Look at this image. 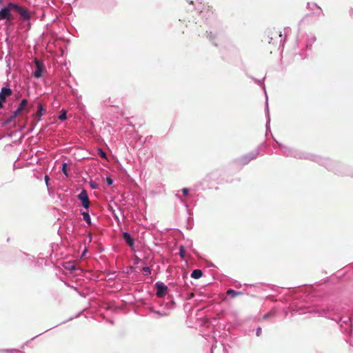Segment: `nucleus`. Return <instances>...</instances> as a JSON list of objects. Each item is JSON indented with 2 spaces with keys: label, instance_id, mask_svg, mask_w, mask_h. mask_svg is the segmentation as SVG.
<instances>
[{
  "label": "nucleus",
  "instance_id": "obj_1",
  "mask_svg": "<svg viewBox=\"0 0 353 353\" xmlns=\"http://www.w3.org/2000/svg\"><path fill=\"white\" fill-rule=\"evenodd\" d=\"M282 32L279 29L273 28L267 31L264 37V41L268 43L277 42L278 40L281 41Z\"/></svg>",
  "mask_w": 353,
  "mask_h": 353
},
{
  "label": "nucleus",
  "instance_id": "obj_2",
  "mask_svg": "<svg viewBox=\"0 0 353 353\" xmlns=\"http://www.w3.org/2000/svg\"><path fill=\"white\" fill-rule=\"evenodd\" d=\"M13 10V8H10L9 4L7 7L1 9L0 10V20L6 19L8 21H12L13 19L12 14L10 13L11 10Z\"/></svg>",
  "mask_w": 353,
  "mask_h": 353
},
{
  "label": "nucleus",
  "instance_id": "obj_3",
  "mask_svg": "<svg viewBox=\"0 0 353 353\" xmlns=\"http://www.w3.org/2000/svg\"><path fill=\"white\" fill-rule=\"evenodd\" d=\"M34 63L36 65V70L34 72V76L36 78H40L44 72L45 67L43 62L37 59L34 60Z\"/></svg>",
  "mask_w": 353,
  "mask_h": 353
},
{
  "label": "nucleus",
  "instance_id": "obj_4",
  "mask_svg": "<svg viewBox=\"0 0 353 353\" xmlns=\"http://www.w3.org/2000/svg\"><path fill=\"white\" fill-rule=\"evenodd\" d=\"M78 199L81 201L82 205L83 208L88 209L90 205V200L87 194L86 190H83L81 193L78 195Z\"/></svg>",
  "mask_w": 353,
  "mask_h": 353
},
{
  "label": "nucleus",
  "instance_id": "obj_5",
  "mask_svg": "<svg viewBox=\"0 0 353 353\" xmlns=\"http://www.w3.org/2000/svg\"><path fill=\"white\" fill-rule=\"evenodd\" d=\"M9 7L10 8H13V10L16 11L17 12H18L19 14H20V15L23 17L24 19H28L29 18V14H28V12H27L26 10L23 9V8L16 5V4H14L12 3H9Z\"/></svg>",
  "mask_w": 353,
  "mask_h": 353
},
{
  "label": "nucleus",
  "instance_id": "obj_6",
  "mask_svg": "<svg viewBox=\"0 0 353 353\" xmlns=\"http://www.w3.org/2000/svg\"><path fill=\"white\" fill-rule=\"evenodd\" d=\"M155 285L157 289V296L160 298L163 297L167 293L168 287L161 282L157 283Z\"/></svg>",
  "mask_w": 353,
  "mask_h": 353
},
{
  "label": "nucleus",
  "instance_id": "obj_7",
  "mask_svg": "<svg viewBox=\"0 0 353 353\" xmlns=\"http://www.w3.org/2000/svg\"><path fill=\"white\" fill-rule=\"evenodd\" d=\"M28 101L26 99H23L18 108L13 112V115L11 117L10 120L14 119L17 115L20 114L27 107Z\"/></svg>",
  "mask_w": 353,
  "mask_h": 353
},
{
  "label": "nucleus",
  "instance_id": "obj_8",
  "mask_svg": "<svg viewBox=\"0 0 353 353\" xmlns=\"http://www.w3.org/2000/svg\"><path fill=\"white\" fill-rule=\"evenodd\" d=\"M12 94V91L9 88H2L0 91V101L3 103L6 101V98L11 96Z\"/></svg>",
  "mask_w": 353,
  "mask_h": 353
},
{
  "label": "nucleus",
  "instance_id": "obj_9",
  "mask_svg": "<svg viewBox=\"0 0 353 353\" xmlns=\"http://www.w3.org/2000/svg\"><path fill=\"white\" fill-rule=\"evenodd\" d=\"M123 238L130 247L132 248L134 246V239L129 233L124 232L123 234Z\"/></svg>",
  "mask_w": 353,
  "mask_h": 353
},
{
  "label": "nucleus",
  "instance_id": "obj_10",
  "mask_svg": "<svg viewBox=\"0 0 353 353\" xmlns=\"http://www.w3.org/2000/svg\"><path fill=\"white\" fill-rule=\"evenodd\" d=\"M43 111H44V109L43 108L42 104L39 103V105H38L37 112L34 114V116L37 118V121H39L41 119V117L43 115Z\"/></svg>",
  "mask_w": 353,
  "mask_h": 353
},
{
  "label": "nucleus",
  "instance_id": "obj_11",
  "mask_svg": "<svg viewBox=\"0 0 353 353\" xmlns=\"http://www.w3.org/2000/svg\"><path fill=\"white\" fill-rule=\"evenodd\" d=\"M203 272L199 269H196L192 271L191 274V277L195 279H198L202 276Z\"/></svg>",
  "mask_w": 353,
  "mask_h": 353
},
{
  "label": "nucleus",
  "instance_id": "obj_12",
  "mask_svg": "<svg viewBox=\"0 0 353 353\" xmlns=\"http://www.w3.org/2000/svg\"><path fill=\"white\" fill-rule=\"evenodd\" d=\"M228 295H230L232 298H235L237 296L241 295L243 293L241 292H237L232 289H228L226 292Z\"/></svg>",
  "mask_w": 353,
  "mask_h": 353
},
{
  "label": "nucleus",
  "instance_id": "obj_13",
  "mask_svg": "<svg viewBox=\"0 0 353 353\" xmlns=\"http://www.w3.org/2000/svg\"><path fill=\"white\" fill-rule=\"evenodd\" d=\"M201 12H206L208 16H210V14H213L212 7L210 6H205L201 10Z\"/></svg>",
  "mask_w": 353,
  "mask_h": 353
},
{
  "label": "nucleus",
  "instance_id": "obj_14",
  "mask_svg": "<svg viewBox=\"0 0 353 353\" xmlns=\"http://www.w3.org/2000/svg\"><path fill=\"white\" fill-rule=\"evenodd\" d=\"M82 215H83V220L88 225H91V219H90V215H89L88 212H82Z\"/></svg>",
  "mask_w": 353,
  "mask_h": 353
},
{
  "label": "nucleus",
  "instance_id": "obj_15",
  "mask_svg": "<svg viewBox=\"0 0 353 353\" xmlns=\"http://www.w3.org/2000/svg\"><path fill=\"white\" fill-rule=\"evenodd\" d=\"M66 118H67L66 111L64 110H62L60 115L59 116V119L61 121H63V120H65Z\"/></svg>",
  "mask_w": 353,
  "mask_h": 353
},
{
  "label": "nucleus",
  "instance_id": "obj_16",
  "mask_svg": "<svg viewBox=\"0 0 353 353\" xmlns=\"http://www.w3.org/2000/svg\"><path fill=\"white\" fill-rule=\"evenodd\" d=\"M179 255L181 256V258H184L185 257V250L184 246H183V245H181L179 247Z\"/></svg>",
  "mask_w": 353,
  "mask_h": 353
},
{
  "label": "nucleus",
  "instance_id": "obj_17",
  "mask_svg": "<svg viewBox=\"0 0 353 353\" xmlns=\"http://www.w3.org/2000/svg\"><path fill=\"white\" fill-rule=\"evenodd\" d=\"M62 172L65 174V176H68V164L64 163L62 165Z\"/></svg>",
  "mask_w": 353,
  "mask_h": 353
},
{
  "label": "nucleus",
  "instance_id": "obj_18",
  "mask_svg": "<svg viewBox=\"0 0 353 353\" xmlns=\"http://www.w3.org/2000/svg\"><path fill=\"white\" fill-rule=\"evenodd\" d=\"M98 151V153L101 158L106 159V154L101 149H99Z\"/></svg>",
  "mask_w": 353,
  "mask_h": 353
},
{
  "label": "nucleus",
  "instance_id": "obj_19",
  "mask_svg": "<svg viewBox=\"0 0 353 353\" xmlns=\"http://www.w3.org/2000/svg\"><path fill=\"white\" fill-rule=\"evenodd\" d=\"M207 33V37L209 38L210 40H212L213 39L215 38V35H214L211 32H206Z\"/></svg>",
  "mask_w": 353,
  "mask_h": 353
},
{
  "label": "nucleus",
  "instance_id": "obj_20",
  "mask_svg": "<svg viewBox=\"0 0 353 353\" xmlns=\"http://www.w3.org/2000/svg\"><path fill=\"white\" fill-rule=\"evenodd\" d=\"M143 271L146 274H150V268H148V267H144L143 268Z\"/></svg>",
  "mask_w": 353,
  "mask_h": 353
},
{
  "label": "nucleus",
  "instance_id": "obj_21",
  "mask_svg": "<svg viewBox=\"0 0 353 353\" xmlns=\"http://www.w3.org/2000/svg\"><path fill=\"white\" fill-rule=\"evenodd\" d=\"M106 182H107V183H108L109 185H112V184L113 181H112V179L111 178H110V177H107V178H106Z\"/></svg>",
  "mask_w": 353,
  "mask_h": 353
},
{
  "label": "nucleus",
  "instance_id": "obj_22",
  "mask_svg": "<svg viewBox=\"0 0 353 353\" xmlns=\"http://www.w3.org/2000/svg\"><path fill=\"white\" fill-rule=\"evenodd\" d=\"M182 192L185 196H187L188 194L189 190L188 188H183Z\"/></svg>",
  "mask_w": 353,
  "mask_h": 353
},
{
  "label": "nucleus",
  "instance_id": "obj_23",
  "mask_svg": "<svg viewBox=\"0 0 353 353\" xmlns=\"http://www.w3.org/2000/svg\"><path fill=\"white\" fill-rule=\"evenodd\" d=\"M50 180V177L48 175L45 176V181L47 185H48V181Z\"/></svg>",
  "mask_w": 353,
  "mask_h": 353
},
{
  "label": "nucleus",
  "instance_id": "obj_24",
  "mask_svg": "<svg viewBox=\"0 0 353 353\" xmlns=\"http://www.w3.org/2000/svg\"><path fill=\"white\" fill-rule=\"evenodd\" d=\"M261 332H262L261 328L259 327L256 331V335L259 336L261 334Z\"/></svg>",
  "mask_w": 353,
  "mask_h": 353
},
{
  "label": "nucleus",
  "instance_id": "obj_25",
  "mask_svg": "<svg viewBox=\"0 0 353 353\" xmlns=\"http://www.w3.org/2000/svg\"><path fill=\"white\" fill-rule=\"evenodd\" d=\"M3 108V103L0 101V109Z\"/></svg>",
  "mask_w": 353,
  "mask_h": 353
}]
</instances>
